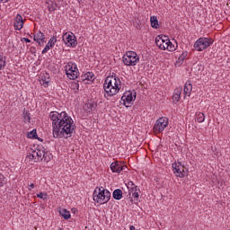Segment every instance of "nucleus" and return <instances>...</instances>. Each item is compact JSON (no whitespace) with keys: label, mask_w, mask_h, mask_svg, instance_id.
<instances>
[{"label":"nucleus","mask_w":230,"mask_h":230,"mask_svg":"<svg viewBox=\"0 0 230 230\" xmlns=\"http://www.w3.org/2000/svg\"><path fill=\"white\" fill-rule=\"evenodd\" d=\"M50 120L52 121L54 137H71L75 132V121L66 111L58 113L51 111L49 113Z\"/></svg>","instance_id":"f257e3e1"},{"label":"nucleus","mask_w":230,"mask_h":230,"mask_svg":"<svg viewBox=\"0 0 230 230\" xmlns=\"http://www.w3.org/2000/svg\"><path fill=\"white\" fill-rule=\"evenodd\" d=\"M103 89L104 97L112 98V96H116V94L119 93V89H121V80H119V77L114 75L107 76L104 81Z\"/></svg>","instance_id":"f03ea898"},{"label":"nucleus","mask_w":230,"mask_h":230,"mask_svg":"<svg viewBox=\"0 0 230 230\" xmlns=\"http://www.w3.org/2000/svg\"><path fill=\"white\" fill-rule=\"evenodd\" d=\"M27 160L31 163H39L44 161L45 163H49L53 159V155L46 151V148L42 146H38L36 149H31L28 152Z\"/></svg>","instance_id":"7ed1b4c3"},{"label":"nucleus","mask_w":230,"mask_h":230,"mask_svg":"<svg viewBox=\"0 0 230 230\" xmlns=\"http://www.w3.org/2000/svg\"><path fill=\"white\" fill-rule=\"evenodd\" d=\"M155 44L157 48L163 51H175V49H177V43H172V41H170V38L165 35L156 36Z\"/></svg>","instance_id":"20e7f679"},{"label":"nucleus","mask_w":230,"mask_h":230,"mask_svg":"<svg viewBox=\"0 0 230 230\" xmlns=\"http://www.w3.org/2000/svg\"><path fill=\"white\" fill-rule=\"evenodd\" d=\"M93 199L97 204H107L111 200V191L103 187H96L93 194Z\"/></svg>","instance_id":"39448f33"},{"label":"nucleus","mask_w":230,"mask_h":230,"mask_svg":"<svg viewBox=\"0 0 230 230\" xmlns=\"http://www.w3.org/2000/svg\"><path fill=\"white\" fill-rule=\"evenodd\" d=\"M65 73L69 80H76L80 76V71L76 63L70 61L65 66Z\"/></svg>","instance_id":"423d86ee"},{"label":"nucleus","mask_w":230,"mask_h":230,"mask_svg":"<svg viewBox=\"0 0 230 230\" xmlns=\"http://www.w3.org/2000/svg\"><path fill=\"white\" fill-rule=\"evenodd\" d=\"M122 62L124 66H137L139 56L135 51H127L122 58Z\"/></svg>","instance_id":"0eeeda50"},{"label":"nucleus","mask_w":230,"mask_h":230,"mask_svg":"<svg viewBox=\"0 0 230 230\" xmlns=\"http://www.w3.org/2000/svg\"><path fill=\"white\" fill-rule=\"evenodd\" d=\"M213 44V39L201 37L198 39L194 43V49L196 51H204V49H208L209 46Z\"/></svg>","instance_id":"6e6552de"},{"label":"nucleus","mask_w":230,"mask_h":230,"mask_svg":"<svg viewBox=\"0 0 230 230\" xmlns=\"http://www.w3.org/2000/svg\"><path fill=\"white\" fill-rule=\"evenodd\" d=\"M168 125H169L168 118H166V117L159 118L155 121V123L153 127V133L155 134V136H158V134L164 132V128H166V127H168Z\"/></svg>","instance_id":"1a4fd4ad"},{"label":"nucleus","mask_w":230,"mask_h":230,"mask_svg":"<svg viewBox=\"0 0 230 230\" xmlns=\"http://www.w3.org/2000/svg\"><path fill=\"white\" fill-rule=\"evenodd\" d=\"M63 42L67 46V48H76L78 46V41L76 40V36L73 32H66L63 34Z\"/></svg>","instance_id":"9d476101"},{"label":"nucleus","mask_w":230,"mask_h":230,"mask_svg":"<svg viewBox=\"0 0 230 230\" xmlns=\"http://www.w3.org/2000/svg\"><path fill=\"white\" fill-rule=\"evenodd\" d=\"M136 92L134 91H127L123 93L121 97V102L125 105V107H130L134 102H136Z\"/></svg>","instance_id":"9b49d317"},{"label":"nucleus","mask_w":230,"mask_h":230,"mask_svg":"<svg viewBox=\"0 0 230 230\" xmlns=\"http://www.w3.org/2000/svg\"><path fill=\"white\" fill-rule=\"evenodd\" d=\"M110 168L113 173H121L123 170H127V165L123 162L116 161L111 164Z\"/></svg>","instance_id":"f8f14e48"},{"label":"nucleus","mask_w":230,"mask_h":230,"mask_svg":"<svg viewBox=\"0 0 230 230\" xmlns=\"http://www.w3.org/2000/svg\"><path fill=\"white\" fill-rule=\"evenodd\" d=\"M172 170H173V173H175L176 177H180V178L184 177V173H185L184 170L185 169H184V165H182V164H181V162L172 164Z\"/></svg>","instance_id":"ddd939ff"},{"label":"nucleus","mask_w":230,"mask_h":230,"mask_svg":"<svg viewBox=\"0 0 230 230\" xmlns=\"http://www.w3.org/2000/svg\"><path fill=\"white\" fill-rule=\"evenodd\" d=\"M24 27V19H22V15L17 14L13 20V28L14 30L21 31Z\"/></svg>","instance_id":"4468645a"},{"label":"nucleus","mask_w":230,"mask_h":230,"mask_svg":"<svg viewBox=\"0 0 230 230\" xmlns=\"http://www.w3.org/2000/svg\"><path fill=\"white\" fill-rule=\"evenodd\" d=\"M55 44H57V39L55 38V36H53L49 39V42L43 49V50L41 52L42 55H46V53H48V51H49V49H53V48H55Z\"/></svg>","instance_id":"2eb2a0df"},{"label":"nucleus","mask_w":230,"mask_h":230,"mask_svg":"<svg viewBox=\"0 0 230 230\" xmlns=\"http://www.w3.org/2000/svg\"><path fill=\"white\" fill-rule=\"evenodd\" d=\"M33 40H35V42H38L40 46H42L44 42H46V36L44 35V33H42V31H38L33 34Z\"/></svg>","instance_id":"dca6fc26"},{"label":"nucleus","mask_w":230,"mask_h":230,"mask_svg":"<svg viewBox=\"0 0 230 230\" xmlns=\"http://www.w3.org/2000/svg\"><path fill=\"white\" fill-rule=\"evenodd\" d=\"M191 91H193V85L191 84L190 81H187L184 84L183 88V94L186 98V96L190 97L191 96Z\"/></svg>","instance_id":"f3484780"},{"label":"nucleus","mask_w":230,"mask_h":230,"mask_svg":"<svg viewBox=\"0 0 230 230\" xmlns=\"http://www.w3.org/2000/svg\"><path fill=\"white\" fill-rule=\"evenodd\" d=\"M181 94H182V88H176L172 95L173 103H179L181 102Z\"/></svg>","instance_id":"a211bd4d"},{"label":"nucleus","mask_w":230,"mask_h":230,"mask_svg":"<svg viewBox=\"0 0 230 230\" xmlns=\"http://www.w3.org/2000/svg\"><path fill=\"white\" fill-rule=\"evenodd\" d=\"M50 82H51V78L49 77V74H43L41 75L40 83L41 85H43V87H48Z\"/></svg>","instance_id":"6ab92c4d"},{"label":"nucleus","mask_w":230,"mask_h":230,"mask_svg":"<svg viewBox=\"0 0 230 230\" xmlns=\"http://www.w3.org/2000/svg\"><path fill=\"white\" fill-rule=\"evenodd\" d=\"M140 191H141V190H139V187L136 186L135 188L130 189V190H128V193H129V195H132V197H133L134 199H139V192H140Z\"/></svg>","instance_id":"aec40b11"},{"label":"nucleus","mask_w":230,"mask_h":230,"mask_svg":"<svg viewBox=\"0 0 230 230\" xmlns=\"http://www.w3.org/2000/svg\"><path fill=\"white\" fill-rule=\"evenodd\" d=\"M113 199H115V200H121V199H123V191L119 189H116L113 191Z\"/></svg>","instance_id":"412c9836"},{"label":"nucleus","mask_w":230,"mask_h":230,"mask_svg":"<svg viewBox=\"0 0 230 230\" xmlns=\"http://www.w3.org/2000/svg\"><path fill=\"white\" fill-rule=\"evenodd\" d=\"M59 215L61 217H63V218L65 220H69V218H71V212H69L67 209L66 208H62L59 210Z\"/></svg>","instance_id":"4be33fe9"},{"label":"nucleus","mask_w":230,"mask_h":230,"mask_svg":"<svg viewBox=\"0 0 230 230\" xmlns=\"http://www.w3.org/2000/svg\"><path fill=\"white\" fill-rule=\"evenodd\" d=\"M84 81L93 82L94 81V74L93 72H87L82 76Z\"/></svg>","instance_id":"5701e85b"},{"label":"nucleus","mask_w":230,"mask_h":230,"mask_svg":"<svg viewBox=\"0 0 230 230\" xmlns=\"http://www.w3.org/2000/svg\"><path fill=\"white\" fill-rule=\"evenodd\" d=\"M196 116V121H198V123H204V121L206 120V115H204V113L198 111L195 114Z\"/></svg>","instance_id":"b1692460"},{"label":"nucleus","mask_w":230,"mask_h":230,"mask_svg":"<svg viewBox=\"0 0 230 230\" xmlns=\"http://www.w3.org/2000/svg\"><path fill=\"white\" fill-rule=\"evenodd\" d=\"M150 22L152 28H155V30H157V28H159V21L157 20L156 16H151Z\"/></svg>","instance_id":"393cba45"},{"label":"nucleus","mask_w":230,"mask_h":230,"mask_svg":"<svg viewBox=\"0 0 230 230\" xmlns=\"http://www.w3.org/2000/svg\"><path fill=\"white\" fill-rule=\"evenodd\" d=\"M70 89L74 91V93H78V91H80V84H78V81L71 82Z\"/></svg>","instance_id":"a878e982"},{"label":"nucleus","mask_w":230,"mask_h":230,"mask_svg":"<svg viewBox=\"0 0 230 230\" xmlns=\"http://www.w3.org/2000/svg\"><path fill=\"white\" fill-rule=\"evenodd\" d=\"M6 67V58L3 55V52H0V71Z\"/></svg>","instance_id":"bb28decb"},{"label":"nucleus","mask_w":230,"mask_h":230,"mask_svg":"<svg viewBox=\"0 0 230 230\" xmlns=\"http://www.w3.org/2000/svg\"><path fill=\"white\" fill-rule=\"evenodd\" d=\"M84 109L87 111V112H92L93 109H94V102H87L84 106Z\"/></svg>","instance_id":"cd10ccee"},{"label":"nucleus","mask_w":230,"mask_h":230,"mask_svg":"<svg viewBox=\"0 0 230 230\" xmlns=\"http://www.w3.org/2000/svg\"><path fill=\"white\" fill-rule=\"evenodd\" d=\"M27 136L30 139H37V129H32L31 132L28 133Z\"/></svg>","instance_id":"c85d7f7f"},{"label":"nucleus","mask_w":230,"mask_h":230,"mask_svg":"<svg viewBox=\"0 0 230 230\" xmlns=\"http://www.w3.org/2000/svg\"><path fill=\"white\" fill-rule=\"evenodd\" d=\"M36 197H38V199H41V200H48V193L46 192H40L36 194Z\"/></svg>","instance_id":"c756f323"},{"label":"nucleus","mask_w":230,"mask_h":230,"mask_svg":"<svg viewBox=\"0 0 230 230\" xmlns=\"http://www.w3.org/2000/svg\"><path fill=\"white\" fill-rule=\"evenodd\" d=\"M4 184H6V178L4 177V175L0 173V188H3Z\"/></svg>","instance_id":"7c9ffc66"},{"label":"nucleus","mask_w":230,"mask_h":230,"mask_svg":"<svg viewBox=\"0 0 230 230\" xmlns=\"http://www.w3.org/2000/svg\"><path fill=\"white\" fill-rule=\"evenodd\" d=\"M126 186H127V188H128V190L129 191L130 190L136 188L137 185L134 184V181H128Z\"/></svg>","instance_id":"2f4dec72"},{"label":"nucleus","mask_w":230,"mask_h":230,"mask_svg":"<svg viewBox=\"0 0 230 230\" xmlns=\"http://www.w3.org/2000/svg\"><path fill=\"white\" fill-rule=\"evenodd\" d=\"M23 115H24V119H25V121L30 122V119H31V118L30 117V112L24 111V112H23Z\"/></svg>","instance_id":"473e14b6"},{"label":"nucleus","mask_w":230,"mask_h":230,"mask_svg":"<svg viewBox=\"0 0 230 230\" xmlns=\"http://www.w3.org/2000/svg\"><path fill=\"white\" fill-rule=\"evenodd\" d=\"M21 41H22V42H27V43H28V42H31V40L30 39H28V38H22V39H21Z\"/></svg>","instance_id":"72a5a7b5"},{"label":"nucleus","mask_w":230,"mask_h":230,"mask_svg":"<svg viewBox=\"0 0 230 230\" xmlns=\"http://www.w3.org/2000/svg\"><path fill=\"white\" fill-rule=\"evenodd\" d=\"M33 188H35V184L31 183V184L29 185V191H31V190H33Z\"/></svg>","instance_id":"f704fd0d"},{"label":"nucleus","mask_w":230,"mask_h":230,"mask_svg":"<svg viewBox=\"0 0 230 230\" xmlns=\"http://www.w3.org/2000/svg\"><path fill=\"white\" fill-rule=\"evenodd\" d=\"M129 230H137V229H136V226H129Z\"/></svg>","instance_id":"c9c22d12"},{"label":"nucleus","mask_w":230,"mask_h":230,"mask_svg":"<svg viewBox=\"0 0 230 230\" xmlns=\"http://www.w3.org/2000/svg\"><path fill=\"white\" fill-rule=\"evenodd\" d=\"M49 12H53V10H55V7H49Z\"/></svg>","instance_id":"e433bc0d"},{"label":"nucleus","mask_w":230,"mask_h":230,"mask_svg":"<svg viewBox=\"0 0 230 230\" xmlns=\"http://www.w3.org/2000/svg\"><path fill=\"white\" fill-rule=\"evenodd\" d=\"M1 3H8L10 0H0Z\"/></svg>","instance_id":"4c0bfd02"}]
</instances>
